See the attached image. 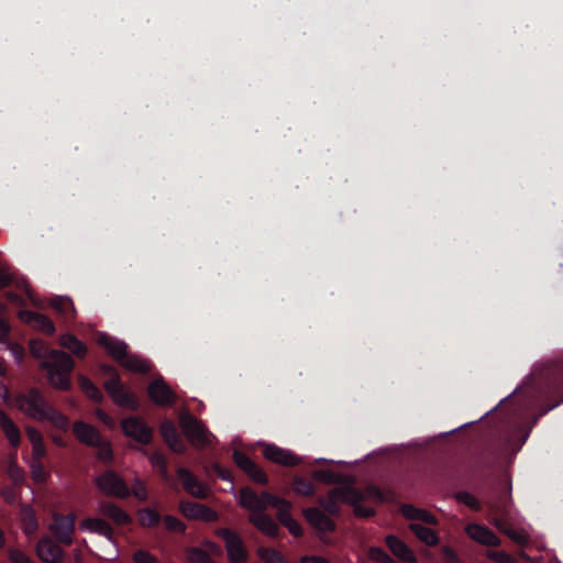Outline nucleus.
<instances>
[{
    "label": "nucleus",
    "instance_id": "obj_1",
    "mask_svg": "<svg viewBox=\"0 0 563 563\" xmlns=\"http://www.w3.org/2000/svg\"><path fill=\"white\" fill-rule=\"evenodd\" d=\"M30 351L37 358L47 357L42 362L41 367L46 371L49 384L58 389H67L70 373L74 368V361L70 355L57 350L48 351L41 340H32Z\"/></svg>",
    "mask_w": 563,
    "mask_h": 563
},
{
    "label": "nucleus",
    "instance_id": "obj_2",
    "mask_svg": "<svg viewBox=\"0 0 563 563\" xmlns=\"http://www.w3.org/2000/svg\"><path fill=\"white\" fill-rule=\"evenodd\" d=\"M15 406L24 415L37 421L45 420V415L49 407L42 395L34 389L18 396L15 398Z\"/></svg>",
    "mask_w": 563,
    "mask_h": 563
},
{
    "label": "nucleus",
    "instance_id": "obj_3",
    "mask_svg": "<svg viewBox=\"0 0 563 563\" xmlns=\"http://www.w3.org/2000/svg\"><path fill=\"white\" fill-rule=\"evenodd\" d=\"M217 536L224 541L227 554L231 563H244L247 560V551L241 538L233 531L221 528Z\"/></svg>",
    "mask_w": 563,
    "mask_h": 563
},
{
    "label": "nucleus",
    "instance_id": "obj_4",
    "mask_svg": "<svg viewBox=\"0 0 563 563\" xmlns=\"http://www.w3.org/2000/svg\"><path fill=\"white\" fill-rule=\"evenodd\" d=\"M180 426L194 446L202 448L210 443L211 434L205 428V426L196 420L190 415H183L180 418Z\"/></svg>",
    "mask_w": 563,
    "mask_h": 563
},
{
    "label": "nucleus",
    "instance_id": "obj_5",
    "mask_svg": "<svg viewBox=\"0 0 563 563\" xmlns=\"http://www.w3.org/2000/svg\"><path fill=\"white\" fill-rule=\"evenodd\" d=\"M95 482L98 488L107 495L119 498H125L130 495V489L125 482L112 471H107L97 476Z\"/></svg>",
    "mask_w": 563,
    "mask_h": 563
},
{
    "label": "nucleus",
    "instance_id": "obj_6",
    "mask_svg": "<svg viewBox=\"0 0 563 563\" xmlns=\"http://www.w3.org/2000/svg\"><path fill=\"white\" fill-rule=\"evenodd\" d=\"M104 388L113 399L115 404L121 407L129 409H136L139 401L133 394L122 386L119 377L113 375L111 378L104 382Z\"/></svg>",
    "mask_w": 563,
    "mask_h": 563
},
{
    "label": "nucleus",
    "instance_id": "obj_7",
    "mask_svg": "<svg viewBox=\"0 0 563 563\" xmlns=\"http://www.w3.org/2000/svg\"><path fill=\"white\" fill-rule=\"evenodd\" d=\"M75 522L76 516L74 514L67 516L55 514L53 515V522L49 525V530L59 542L69 545L73 543Z\"/></svg>",
    "mask_w": 563,
    "mask_h": 563
},
{
    "label": "nucleus",
    "instance_id": "obj_8",
    "mask_svg": "<svg viewBox=\"0 0 563 563\" xmlns=\"http://www.w3.org/2000/svg\"><path fill=\"white\" fill-rule=\"evenodd\" d=\"M273 495L268 493H262L256 495L250 488H243L239 495V504L251 511V514L265 511L271 507Z\"/></svg>",
    "mask_w": 563,
    "mask_h": 563
},
{
    "label": "nucleus",
    "instance_id": "obj_9",
    "mask_svg": "<svg viewBox=\"0 0 563 563\" xmlns=\"http://www.w3.org/2000/svg\"><path fill=\"white\" fill-rule=\"evenodd\" d=\"M179 511L187 519L190 520H201L203 522H214L219 519L218 514L211 508L191 501H180L179 503Z\"/></svg>",
    "mask_w": 563,
    "mask_h": 563
},
{
    "label": "nucleus",
    "instance_id": "obj_10",
    "mask_svg": "<svg viewBox=\"0 0 563 563\" xmlns=\"http://www.w3.org/2000/svg\"><path fill=\"white\" fill-rule=\"evenodd\" d=\"M123 433L143 444H147L152 439V430L139 418L130 417L121 422Z\"/></svg>",
    "mask_w": 563,
    "mask_h": 563
},
{
    "label": "nucleus",
    "instance_id": "obj_11",
    "mask_svg": "<svg viewBox=\"0 0 563 563\" xmlns=\"http://www.w3.org/2000/svg\"><path fill=\"white\" fill-rule=\"evenodd\" d=\"M177 475L183 484L184 489L192 497L205 499L209 496V486L190 473L187 468L179 467Z\"/></svg>",
    "mask_w": 563,
    "mask_h": 563
},
{
    "label": "nucleus",
    "instance_id": "obj_12",
    "mask_svg": "<svg viewBox=\"0 0 563 563\" xmlns=\"http://www.w3.org/2000/svg\"><path fill=\"white\" fill-rule=\"evenodd\" d=\"M36 553L43 563H62L64 552L51 538H42L36 545Z\"/></svg>",
    "mask_w": 563,
    "mask_h": 563
},
{
    "label": "nucleus",
    "instance_id": "obj_13",
    "mask_svg": "<svg viewBox=\"0 0 563 563\" xmlns=\"http://www.w3.org/2000/svg\"><path fill=\"white\" fill-rule=\"evenodd\" d=\"M358 493L351 487H341L332 490L328 497V500L322 503L325 510L329 512H335L338 509V503L354 504L358 500Z\"/></svg>",
    "mask_w": 563,
    "mask_h": 563
},
{
    "label": "nucleus",
    "instance_id": "obj_14",
    "mask_svg": "<svg viewBox=\"0 0 563 563\" xmlns=\"http://www.w3.org/2000/svg\"><path fill=\"white\" fill-rule=\"evenodd\" d=\"M263 454L267 460L284 466H294L300 462V459L289 450L282 449L274 444H266Z\"/></svg>",
    "mask_w": 563,
    "mask_h": 563
},
{
    "label": "nucleus",
    "instance_id": "obj_15",
    "mask_svg": "<svg viewBox=\"0 0 563 563\" xmlns=\"http://www.w3.org/2000/svg\"><path fill=\"white\" fill-rule=\"evenodd\" d=\"M150 398L159 406L170 405L175 401L174 391L166 385L163 379H155L148 386Z\"/></svg>",
    "mask_w": 563,
    "mask_h": 563
},
{
    "label": "nucleus",
    "instance_id": "obj_16",
    "mask_svg": "<svg viewBox=\"0 0 563 563\" xmlns=\"http://www.w3.org/2000/svg\"><path fill=\"white\" fill-rule=\"evenodd\" d=\"M466 533L471 539L484 545L496 547L500 543L499 538L492 530L477 523L468 525Z\"/></svg>",
    "mask_w": 563,
    "mask_h": 563
},
{
    "label": "nucleus",
    "instance_id": "obj_17",
    "mask_svg": "<svg viewBox=\"0 0 563 563\" xmlns=\"http://www.w3.org/2000/svg\"><path fill=\"white\" fill-rule=\"evenodd\" d=\"M73 432L78 441L93 446L100 444V434L98 430L84 421H76L73 426Z\"/></svg>",
    "mask_w": 563,
    "mask_h": 563
},
{
    "label": "nucleus",
    "instance_id": "obj_18",
    "mask_svg": "<svg viewBox=\"0 0 563 563\" xmlns=\"http://www.w3.org/2000/svg\"><path fill=\"white\" fill-rule=\"evenodd\" d=\"M20 318L23 322L30 324L37 331L46 334H53L55 332L53 322L43 314L25 310L20 312Z\"/></svg>",
    "mask_w": 563,
    "mask_h": 563
},
{
    "label": "nucleus",
    "instance_id": "obj_19",
    "mask_svg": "<svg viewBox=\"0 0 563 563\" xmlns=\"http://www.w3.org/2000/svg\"><path fill=\"white\" fill-rule=\"evenodd\" d=\"M236 465L243 470L256 483L264 484L267 482L265 473L258 468L244 453L234 452L233 454Z\"/></svg>",
    "mask_w": 563,
    "mask_h": 563
},
{
    "label": "nucleus",
    "instance_id": "obj_20",
    "mask_svg": "<svg viewBox=\"0 0 563 563\" xmlns=\"http://www.w3.org/2000/svg\"><path fill=\"white\" fill-rule=\"evenodd\" d=\"M386 543L390 551L399 558L400 560L408 562V563H416L417 556L415 553L407 547L405 542H402L400 539H398L395 536H388L386 538Z\"/></svg>",
    "mask_w": 563,
    "mask_h": 563
},
{
    "label": "nucleus",
    "instance_id": "obj_21",
    "mask_svg": "<svg viewBox=\"0 0 563 563\" xmlns=\"http://www.w3.org/2000/svg\"><path fill=\"white\" fill-rule=\"evenodd\" d=\"M401 515L411 521H421L429 525H437L438 519L430 511L421 508H417L412 505H402L400 507Z\"/></svg>",
    "mask_w": 563,
    "mask_h": 563
},
{
    "label": "nucleus",
    "instance_id": "obj_22",
    "mask_svg": "<svg viewBox=\"0 0 563 563\" xmlns=\"http://www.w3.org/2000/svg\"><path fill=\"white\" fill-rule=\"evenodd\" d=\"M249 520L263 533L274 537L277 534L278 527L274 520L264 511L250 514Z\"/></svg>",
    "mask_w": 563,
    "mask_h": 563
},
{
    "label": "nucleus",
    "instance_id": "obj_23",
    "mask_svg": "<svg viewBox=\"0 0 563 563\" xmlns=\"http://www.w3.org/2000/svg\"><path fill=\"white\" fill-rule=\"evenodd\" d=\"M0 428L12 446L20 445L21 432L13 420L2 410H0Z\"/></svg>",
    "mask_w": 563,
    "mask_h": 563
},
{
    "label": "nucleus",
    "instance_id": "obj_24",
    "mask_svg": "<svg viewBox=\"0 0 563 563\" xmlns=\"http://www.w3.org/2000/svg\"><path fill=\"white\" fill-rule=\"evenodd\" d=\"M25 432L32 446L31 460H42L46 455V448L42 433L31 426L25 427Z\"/></svg>",
    "mask_w": 563,
    "mask_h": 563
},
{
    "label": "nucleus",
    "instance_id": "obj_25",
    "mask_svg": "<svg viewBox=\"0 0 563 563\" xmlns=\"http://www.w3.org/2000/svg\"><path fill=\"white\" fill-rule=\"evenodd\" d=\"M305 517L308 522L320 531H331L334 525L329 516L323 514L320 509L310 508L305 510Z\"/></svg>",
    "mask_w": 563,
    "mask_h": 563
},
{
    "label": "nucleus",
    "instance_id": "obj_26",
    "mask_svg": "<svg viewBox=\"0 0 563 563\" xmlns=\"http://www.w3.org/2000/svg\"><path fill=\"white\" fill-rule=\"evenodd\" d=\"M98 342L119 362L125 356L128 346L124 342L113 339L107 334H100L98 336Z\"/></svg>",
    "mask_w": 563,
    "mask_h": 563
},
{
    "label": "nucleus",
    "instance_id": "obj_27",
    "mask_svg": "<svg viewBox=\"0 0 563 563\" xmlns=\"http://www.w3.org/2000/svg\"><path fill=\"white\" fill-rule=\"evenodd\" d=\"M161 433L173 451L178 453L184 452L185 444L172 422H164L161 427Z\"/></svg>",
    "mask_w": 563,
    "mask_h": 563
},
{
    "label": "nucleus",
    "instance_id": "obj_28",
    "mask_svg": "<svg viewBox=\"0 0 563 563\" xmlns=\"http://www.w3.org/2000/svg\"><path fill=\"white\" fill-rule=\"evenodd\" d=\"M79 529L82 531L95 532L104 536L109 543H111V528L101 519L88 518L80 522Z\"/></svg>",
    "mask_w": 563,
    "mask_h": 563
},
{
    "label": "nucleus",
    "instance_id": "obj_29",
    "mask_svg": "<svg viewBox=\"0 0 563 563\" xmlns=\"http://www.w3.org/2000/svg\"><path fill=\"white\" fill-rule=\"evenodd\" d=\"M59 344L70 351L75 356L82 358L87 353L86 345L70 333L63 334L59 338Z\"/></svg>",
    "mask_w": 563,
    "mask_h": 563
},
{
    "label": "nucleus",
    "instance_id": "obj_30",
    "mask_svg": "<svg viewBox=\"0 0 563 563\" xmlns=\"http://www.w3.org/2000/svg\"><path fill=\"white\" fill-rule=\"evenodd\" d=\"M409 529L421 542L426 543L427 545L433 547L439 543V537L437 532L430 528L423 527L417 522H412L409 525Z\"/></svg>",
    "mask_w": 563,
    "mask_h": 563
},
{
    "label": "nucleus",
    "instance_id": "obj_31",
    "mask_svg": "<svg viewBox=\"0 0 563 563\" xmlns=\"http://www.w3.org/2000/svg\"><path fill=\"white\" fill-rule=\"evenodd\" d=\"M100 511L119 525L129 523L131 520L130 516L125 511L113 504H106L101 506Z\"/></svg>",
    "mask_w": 563,
    "mask_h": 563
},
{
    "label": "nucleus",
    "instance_id": "obj_32",
    "mask_svg": "<svg viewBox=\"0 0 563 563\" xmlns=\"http://www.w3.org/2000/svg\"><path fill=\"white\" fill-rule=\"evenodd\" d=\"M51 306L59 313L64 314L67 318H71L75 316L76 310L74 303L70 298L56 296L52 298Z\"/></svg>",
    "mask_w": 563,
    "mask_h": 563
},
{
    "label": "nucleus",
    "instance_id": "obj_33",
    "mask_svg": "<svg viewBox=\"0 0 563 563\" xmlns=\"http://www.w3.org/2000/svg\"><path fill=\"white\" fill-rule=\"evenodd\" d=\"M22 529L26 534H33L37 530V520L34 510L24 506L21 509Z\"/></svg>",
    "mask_w": 563,
    "mask_h": 563
},
{
    "label": "nucleus",
    "instance_id": "obj_34",
    "mask_svg": "<svg viewBox=\"0 0 563 563\" xmlns=\"http://www.w3.org/2000/svg\"><path fill=\"white\" fill-rule=\"evenodd\" d=\"M120 363L130 371L145 373L150 369V363L137 355H128L120 361Z\"/></svg>",
    "mask_w": 563,
    "mask_h": 563
},
{
    "label": "nucleus",
    "instance_id": "obj_35",
    "mask_svg": "<svg viewBox=\"0 0 563 563\" xmlns=\"http://www.w3.org/2000/svg\"><path fill=\"white\" fill-rule=\"evenodd\" d=\"M45 420H48L55 428L60 429L63 431H66L69 428L68 418L64 413L52 408L51 406L46 411Z\"/></svg>",
    "mask_w": 563,
    "mask_h": 563
},
{
    "label": "nucleus",
    "instance_id": "obj_36",
    "mask_svg": "<svg viewBox=\"0 0 563 563\" xmlns=\"http://www.w3.org/2000/svg\"><path fill=\"white\" fill-rule=\"evenodd\" d=\"M139 521L143 527H155L159 523L161 516L156 510L145 508L139 511Z\"/></svg>",
    "mask_w": 563,
    "mask_h": 563
},
{
    "label": "nucleus",
    "instance_id": "obj_37",
    "mask_svg": "<svg viewBox=\"0 0 563 563\" xmlns=\"http://www.w3.org/2000/svg\"><path fill=\"white\" fill-rule=\"evenodd\" d=\"M29 466L34 482L44 483L48 478L49 474L45 471L41 460H31Z\"/></svg>",
    "mask_w": 563,
    "mask_h": 563
},
{
    "label": "nucleus",
    "instance_id": "obj_38",
    "mask_svg": "<svg viewBox=\"0 0 563 563\" xmlns=\"http://www.w3.org/2000/svg\"><path fill=\"white\" fill-rule=\"evenodd\" d=\"M271 507L276 508L277 517L280 522L290 517L289 510L291 508V504L287 500L273 496Z\"/></svg>",
    "mask_w": 563,
    "mask_h": 563
},
{
    "label": "nucleus",
    "instance_id": "obj_39",
    "mask_svg": "<svg viewBox=\"0 0 563 563\" xmlns=\"http://www.w3.org/2000/svg\"><path fill=\"white\" fill-rule=\"evenodd\" d=\"M257 554L265 563H285L282 554L271 548H260Z\"/></svg>",
    "mask_w": 563,
    "mask_h": 563
},
{
    "label": "nucleus",
    "instance_id": "obj_40",
    "mask_svg": "<svg viewBox=\"0 0 563 563\" xmlns=\"http://www.w3.org/2000/svg\"><path fill=\"white\" fill-rule=\"evenodd\" d=\"M79 384L82 391L91 399L99 401L101 399V393L99 389L87 378L80 377Z\"/></svg>",
    "mask_w": 563,
    "mask_h": 563
},
{
    "label": "nucleus",
    "instance_id": "obj_41",
    "mask_svg": "<svg viewBox=\"0 0 563 563\" xmlns=\"http://www.w3.org/2000/svg\"><path fill=\"white\" fill-rule=\"evenodd\" d=\"M8 475L16 484L22 483L24 479V471L18 465L15 457H11L8 464Z\"/></svg>",
    "mask_w": 563,
    "mask_h": 563
},
{
    "label": "nucleus",
    "instance_id": "obj_42",
    "mask_svg": "<svg viewBox=\"0 0 563 563\" xmlns=\"http://www.w3.org/2000/svg\"><path fill=\"white\" fill-rule=\"evenodd\" d=\"M150 462L154 467L159 470L161 475L164 479H168L169 475L166 468V460L163 454L155 452L150 456Z\"/></svg>",
    "mask_w": 563,
    "mask_h": 563
},
{
    "label": "nucleus",
    "instance_id": "obj_43",
    "mask_svg": "<svg viewBox=\"0 0 563 563\" xmlns=\"http://www.w3.org/2000/svg\"><path fill=\"white\" fill-rule=\"evenodd\" d=\"M188 559L190 563H212L207 551L200 548L191 549Z\"/></svg>",
    "mask_w": 563,
    "mask_h": 563
},
{
    "label": "nucleus",
    "instance_id": "obj_44",
    "mask_svg": "<svg viewBox=\"0 0 563 563\" xmlns=\"http://www.w3.org/2000/svg\"><path fill=\"white\" fill-rule=\"evenodd\" d=\"M95 446L97 448V456L100 461L108 463L112 460V449L108 442L100 439V444Z\"/></svg>",
    "mask_w": 563,
    "mask_h": 563
},
{
    "label": "nucleus",
    "instance_id": "obj_45",
    "mask_svg": "<svg viewBox=\"0 0 563 563\" xmlns=\"http://www.w3.org/2000/svg\"><path fill=\"white\" fill-rule=\"evenodd\" d=\"M130 494H132L139 500H146L148 494L145 483L136 478L132 485V490H130Z\"/></svg>",
    "mask_w": 563,
    "mask_h": 563
},
{
    "label": "nucleus",
    "instance_id": "obj_46",
    "mask_svg": "<svg viewBox=\"0 0 563 563\" xmlns=\"http://www.w3.org/2000/svg\"><path fill=\"white\" fill-rule=\"evenodd\" d=\"M294 490L297 494L309 496L313 493V486L310 482L303 478H296L294 481Z\"/></svg>",
    "mask_w": 563,
    "mask_h": 563
},
{
    "label": "nucleus",
    "instance_id": "obj_47",
    "mask_svg": "<svg viewBox=\"0 0 563 563\" xmlns=\"http://www.w3.org/2000/svg\"><path fill=\"white\" fill-rule=\"evenodd\" d=\"M165 527L174 532H184L186 526L176 517L167 515L163 518Z\"/></svg>",
    "mask_w": 563,
    "mask_h": 563
},
{
    "label": "nucleus",
    "instance_id": "obj_48",
    "mask_svg": "<svg viewBox=\"0 0 563 563\" xmlns=\"http://www.w3.org/2000/svg\"><path fill=\"white\" fill-rule=\"evenodd\" d=\"M368 556L372 561L379 563H396L386 552L379 548L369 549Z\"/></svg>",
    "mask_w": 563,
    "mask_h": 563
},
{
    "label": "nucleus",
    "instance_id": "obj_49",
    "mask_svg": "<svg viewBox=\"0 0 563 563\" xmlns=\"http://www.w3.org/2000/svg\"><path fill=\"white\" fill-rule=\"evenodd\" d=\"M456 498L460 503L468 506L472 509H477L479 507L478 500L476 497L470 493L463 492L456 495Z\"/></svg>",
    "mask_w": 563,
    "mask_h": 563
},
{
    "label": "nucleus",
    "instance_id": "obj_50",
    "mask_svg": "<svg viewBox=\"0 0 563 563\" xmlns=\"http://www.w3.org/2000/svg\"><path fill=\"white\" fill-rule=\"evenodd\" d=\"M487 555L497 563H516V560L504 551H489Z\"/></svg>",
    "mask_w": 563,
    "mask_h": 563
},
{
    "label": "nucleus",
    "instance_id": "obj_51",
    "mask_svg": "<svg viewBox=\"0 0 563 563\" xmlns=\"http://www.w3.org/2000/svg\"><path fill=\"white\" fill-rule=\"evenodd\" d=\"M282 523L289 530L295 537H299L302 532L300 525L290 516L289 518L282 521Z\"/></svg>",
    "mask_w": 563,
    "mask_h": 563
},
{
    "label": "nucleus",
    "instance_id": "obj_52",
    "mask_svg": "<svg viewBox=\"0 0 563 563\" xmlns=\"http://www.w3.org/2000/svg\"><path fill=\"white\" fill-rule=\"evenodd\" d=\"M9 556L11 563H32L25 553L16 549L10 550Z\"/></svg>",
    "mask_w": 563,
    "mask_h": 563
},
{
    "label": "nucleus",
    "instance_id": "obj_53",
    "mask_svg": "<svg viewBox=\"0 0 563 563\" xmlns=\"http://www.w3.org/2000/svg\"><path fill=\"white\" fill-rule=\"evenodd\" d=\"M133 558L136 563H158L157 560L146 551H137L134 553Z\"/></svg>",
    "mask_w": 563,
    "mask_h": 563
},
{
    "label": "nucleus",
    "instance_id": "obj_54",
    "mask_svg": "<svg viewBox=\"0 0 563 563\" xmlns=\"http://www.w3.org/2000/svg\"><path fill=\"white\" fill-rule=\"evenodd\" d=\"M200 549L206 550L209 556L210 555L219 556L222 554L221 548L212 541H205Z\"/></svg>",
    "mask_w": 563,
    "mask_h": 563
},
{
    "label": "nucleus",
    "instance_id": "obj_55",
    "mask_svg": "<svg viewBox=\"0 0 563 563\" xmlns=\"http://www.w3.org/2000/svg\"><path fill=\"white\" fill-rule=\"evenodd\" d=\"M441 552L443 553L446 563H461L459 556L450 547H443L441 549Z\"/></svg>",
    "mask_w": 563,
    "mask_h": 563
},
{
    "label": "nucleus",
    "instance_id": "obj_56",
    "mask_svg": "<svg viewBox=\"0 0 563 563\" xmlns=\"http://www.w3.org/2000/svg\"><path fill=\"white\" fill-rule=\"evenodd\" d=\"M11 280V273L4 266H0V288L7 286Z\"/></svg>",
    "mask_w": 563,
    "mask_h": 563
},
{
    "label": "nucleus",
    "instance_id": "obj_57",
    "mask_svg": "<svg viewBox=\"0 0 563 563\" xmlns=\"http://www.w3.org/2000/svg\"><path fill=\"white\" fill-rule=\"evenodd\" d=\"M313 478L321 482H331L333 474L330 471H317L313 473Z\"/></svg>",
    "mask_w": 563,
    "mask_h": 563
},
{
    "label": "nucleus",
    "instance_id": "obj_58",
    "mask_svg": "<svg viewBox=\"0 0 563 563\" xmlns=\"http://www.w3.org/2000/svg\"><path fill=\"white\" fill-rule=\"evenodd\" d=\"M22 285L31 302L35 306L43 307V303L35 297L29 284L25 280H23Z\"/></svg>",
    "mask_w": 563,
    "mask_h": 563
},
{
    "label": "nucleus",
    "instance_id": "obj_59",
    "mask_svg": "<svg viewBox=\"0 0 563 563\" xmlns=\"http://www.w3.org/2000/svg\"><path fill=\"white\" fill-rule=\"evenodd\" d=\"M505 532L517 543H523L527 541V537L522 532H517L515 530H506Z\"/></svg>",
    "mask_w": 563,
    "mask_h": 563
},
{
    "label": "nucleus",
    "instance_id": "obj_60",
    "mask_svg": "<svg viewBox=\"0 0 563 563\" xmlns=\"http://www.w3.org/2000/svg\"><path fill=\"white\" fill-rule=\"evenodd\" d=\"M301 563H330L327 559L311 555V556H302Z\"/></svg>",
    "mask_w": 563,
    "mask_h": 563
},
{
    "label": "nucleus",
    "instance_id": "obj_61",
    "mask_svg": "<svg viewBox=\"0 0 563 563\" xmlns=\"http://www.w3.org/2000/svg\"><path fill=\"white\" fill-rule=\"evenodd\" d=\"M9 332V325L5 319L0 314V341L4 340Z\"/></svg>",
    "mask_w": 563,
    "mask_h": 563
},
{
    "label": "nucleus",
    "instance_id": "obj_62",
    "mask_svg": "<svg viewBox=\"0 0 563 563\" xmlns=\"http://www.w3.org/2000/svg\"><path fill=\"white\" fill-rule=\"evenodd\" d=\"M96 416L100 420H102L104 423L110 424V426L112 424L111 418L106 412H103L102 410H100V409L96 410Z\"/></svg>",
    "mask_w": 563,
    "mask_h": 563
},
{
    "label": "nucleus",
    "instance_id": "obj_63",
    "mask_svg": "<svg viewBox=\"0 0 563 563\" xmlns=\"http://www.w3.org/2000/svg\"><path fill=\"white\" fill-rule=\"evenodd\" d=\"M0 398L4 401L9 400V390L5 385L0 383Z\"/></svg>",
    "mask_w": 563,
    "mask_h": 563
},
{
    "label": "nucleus",
    "instance_id": "obj_64",
    "mask_svg": "<svg viewBox=\"0 0 563 563\" xmlns=\"http://www.w3.org/2000/svg\"><path fill=\"white\" fill-rule=\"evenodd\" d=\"M11 351H12V353H13V355H14L15 360H16L18 362H20V361L22 360V356H23V354H22V350H21L19 346H12V347H11Z\"/></svg>",
    "mask_w": 563,
    "mask_h": 563
}]
</instances>
